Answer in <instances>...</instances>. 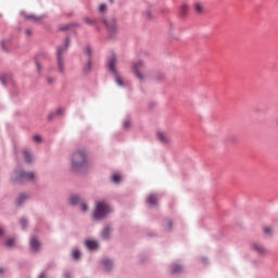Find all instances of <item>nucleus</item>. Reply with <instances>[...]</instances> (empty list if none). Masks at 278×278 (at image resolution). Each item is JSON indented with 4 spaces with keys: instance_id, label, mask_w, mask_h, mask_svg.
I'll return each instance as SVG.
<instances>
[{
    "instance_id": "nucleus-1",
    "label": "nucleus",
    "mask_w": 278,
    "mask_h": 278,
    "mask_svg": "<svg viewBox=\"0 0 278 278\" xmlns=\"http://www.w3.org/2000/svg\"><path fill=\"white\" fill-rule=\"evenodd\" d=\"M90 166V156L86 147L77 148L71 155V169L73 173H86Z\"/></svg>"
},
{
    "instance_id": "nucleus-2",
    "label": "nucleus",
    "mask_w": 278,
    "mask_h": 278,
    "mask_svg": "<svg viewBox=\"0 0 278 278\" xmlns=\"http://www.w3.org/2000/svg\"><path fill=\"white\" fill-rule=\"evenodd\" d=\"M68 47H71V38L65 37L63 40V45L58 47L56 49L55 62L59 75H65L66 73V67L64 66V53L66 52Z\"/></svg>"
},
{
    "instance_id": "nucleus-3",
    "label": "nucleus",
    "mask_w": 278,
    "mask_h": 278,
    "mask_svg": "<svg viewBox=\"0 0 278 278\" xmlns=\"http://www.w3.org/2000/svg\"><path fill=\"white\" fill-rule=\"evenodd\" d=\"M36 174L34 172H27L23 168H16L11 173V181L12 184H16L18 186L26 184V181H35Z\"/></svg>"
},
{
    "instance_id": "nucleus-4",
    "label": "nucleus",
    "mask_w": 278,
    "mask_h": 278,
    "mask_svg": "<svg viewBox=\"0 0 278 278\" xmlns=\"http://www.w3.org/2000/svg\"><path fill=\"white\" fill-rule=\"evenodd\" d=\"M108 214H112V205L105 201L96 202V208L93 211L94 220H103Z\"/></svg>"
},
{
    "instance_id": "nucleus-5",
    "label": "nucleus",
    "mask_w": 278,
    "mask_h": 278,
    "mask_svg": "<svg viewBox=\"0 0 278 278\" xmlns=\"http://www.w3.org/2000/svg\"><path fill=\"white\" fill-rule=\"evenodd\" d=\"M116 55L112 54L111 56H109L108 59V68L110 71V73H112V75L114 76V81L117 86H119L121 88L125 87V83L123 81V79H121V75L118 74V71L116 70Z\"/></svg>"
},
{
    "instance_id": "nucleus-6",
    "label": "nucleus",
    "mask_w": 278,
    "mask_h": 278,
    "mask_svg": "<svg viewBox=\"0 0 278 278\" xmlns=\"http://www.w3.org/2000/svg\"><path fill=\"white\" fill-rule=\"evenodd\" d=\"M100 23H103L108 29L109 40H114L116 34H118V27L116 26L115 20H105L104 17L100 18Z\"/></svg>"
},
{
    "instance_id": "nucleus-7",
    "label": "nucleus",
    "mask_w": 278,
    "mask_h": 278,
    "mask_svg": "<svg viewBox=\"0 0 278 278\" xmlns=\"http://www.w3.org/2000/svg\"><path fill=\"white\" fill-rule=\"evenodd\" d=\"M250 249L253 251V253H257V255H268V250L260 241L252 242L250 244Z\"/></svg>"
},
{
    "instance_id": "nucleus-8",
    "label": "nucleus",
    "mask_w": 278,
    "mask_h": 278,
    "mask_svg": "<svg viewBox=\"0 0 278 278\" xmlns=\"http://www.w3.org/2000/svg\"><path fill=\"white\" fill-rule=\"evenodd\" d=\"M100 266L104 273H112L114 270V261L108 256H104L100 260Z\"/></svg>"
},
{
    "instance_id": "nucleus-9",
    "label": "nucleus",
    "mask_w": 278,
    "mask_h": 278,
    "mask_svg": "<svg viewBox=\"0 0 278 278\" xmlns=\"http://www.w3.org/2000/svg\"><path fill=\"white\" fill-rule=\"evenodd\" d=\"M144 68V63L142 61H137L132 64V73H135V76L139 78L140 81L144 79V75L140 71Z\"/></svg>"
},
{
    "instance_id": "nucleus-10",
    "label": "nucleus",
    "mask_w": 278,
    "mask_h": 278,
    "mask_svg": "<svg viewBox=\"0 0 278 278\" xmlns=\"http://www.w3.org/2000/svg\"><path fill=\"white\" fill-rule=\"evenodd\" d=\"M47 53L40 52L35 56V66L38 75H42V64L41 62L47 59Z\"/></svg>"
},
{
    "instance_id": "nucleus-11",
    "label": "nucleus",
    "mask_w": 278,
    "mask_h": 278,
    "mask_svg": "<svg viewBox=\"0 0 278 278\" xmlns=\"http://www.w3.org/2000/svg\"><path fill=\"white\" fill-rule=\"evenodd\" d=\"M112 231H114V228L110 224L104 225L100 232V238L102 240H110L112 238Z\"/></svg>"
},
{
    "instance_id": "nucleus-12",
    "label": "nucleus",
    "mask_w": 278,
    "mask_h": 278,
    "mask_svg": "<svg viewBox=\"0 0 278 278\" xmlns=\"http://www.w3.org/2000/svg\"><path fill=\"white\" fill-rule=\"evenodd\" d=\"M81 203V195L79 193H72L67 198V204L72 207H75L76 205H79Z\"/></svg>"
},
{
    "instance_id": "nucleus-13",
    "label": "nucleus",
    "mask_w": 278,
    "mask_h": 278,
    "mask_svg": "<svg viewBox=\"0 0 278 278\" xmlns=\"http://www.w3.org/2000/svg\"><path fill=\"white\" fill-rule=\"evenodd\" d=\"M29 249L31 253L40 252V241L36 237H31L29 240Z\"/></svg>"
},
{
    "instance_id": "nucleus-14",
    "label": "nucleus",
    "mask_w": 278,
    "mask_h": 278,
    "mask_svg": "<svg viewBox=\"0 0 278 278\" xmlns=\"http://www.w3.org/2000/svg\"><path fill=\"white\" fill-rule=\"evenodd\" d=\"M29 199V194L28 193H20L15 200V205L16 207H21V205H24V203H27Z\"/></svg>"
},
{
    "instance_id": "nucleus-15",
    "label": "nucleus",
    "mask_w": 278,
    "mask_h": 278,
    "mask_svg": "<svg viewBox=\"0 0 278 278\" xmlns=\"http://www.w3.org/2000/svg\"><path fill=\"white\" fill-rule=\"evenodd\" d=\"M85 247L88 251H97V249H99V242L97 240L87 239L85 240Z\"/></svg>"
},
{
    "instance_id": "nucleus-16",
    "label": "nucleus",
    "mask_w": 278,
    "mask_h": 278,
    "mask_svg": "<svg viewBox=\"0 0 278 278\" xmlns=\"http://www.w3.org/2000/svg\"><path fill=\"white\" fill-rule=\"evenodd\" d=\"M0 81L2 86H8V84H14V79L12 78V75L2 73L0 75Z\"/></svg>"
},
{
    "instance_id": "nucleus-17",
    "label": "nucleus",
    "mask_w": 278,
    "mask_h": 278,
    "mask_svg": "<svg viewBox=\"0 0 278 278\" xmlns=\"http://www.w3.org/2000/svg\"><path fill=\"white\" fill-rule=\"evenodd\" d=\"M156 140H159V142H162V144H168V142H170V138L168 137V135L163 131L157 132Z\"/></svg>"
},
{
    "instance_id": "nucleus-18",
    "label": "nucleus",
    "mask_w": 278,
    "mask_h": 278,
    "mask_svg": "<svg viewBox=\"0 0 278 278\" xmlns=\"http://www.w3.org/2000/svg\"><path fill=\"white\" fill-rule=\"evenodd\" d=\"M146 203H148L151 207H155V205H157V195L150 193L146 199Z\"/></svg>"
},
{
    "instance_id": "nucleus-19",
    "label": "nucleus",
    "mask_w": 278,
    "mask_h": 278,
    "mask_svg": "<svg viewBox=\"0 0 278 278\" xmlns=\"http://www.w3.org/2000/svg\"><path fill=\"white\" fill-rule=\"evenodd\" d=\"M92 71V59H88L83 66V75H89Z\"/></svg>"
},
{
    "instance_id": "nucleus-20",
    "label": "nucleus",
    "mask_w": 278,
    "mask_h": 278,
    "mask_svg": "<svg viewBox=\"0 0 278 278\" xmlns=\"http://www.w3.org/2000/svg\"><path fill=\"white\" fill-rule=\"evenodd\" d=\"M23 157H24V162L26 164H31L34 162V155H31V153L27 150H23L22 151Z\"/></svg>"
},
{
    "instance_id": "nucleus-21",
    "label": "nucleus",
    "mask_w": 278,
    "mask_h": 278,
    "mask_svg": "<svg viewBox=\"0 0 278 278\" xmlns=\"http://www.w3.org/2000/svg\"><path fill=\"white\" fill-rule=\"evenodd\" d=\"M25 18L31 21L33 23H40L45 18V15L36 16L34 14H26Z\"/></svg>"
},
{
    "instance_id": "nucleus-22",
    "label": "nucleus",
    "mask_w": 278,
    "mask_h": 278,
    "mask_svg": "<svg viewBox=\"0 0 278 278\" xmlns=\"http://www.w3.org/2000/svg\"><path fill=\"white\" fill-rule=\"evenodd\" d=\"M71 257L75 262L81 257V251H79V248H74L71 252Z\"/></svg>"
},
{
    "instance_id": "nucleus-23",
    "label": "nucleus",
    "mask_w": 278,
    "mask_h": 278,
    "mask_svg": "<svg viewBox=\"0 0 278 278\" xmlns=\"http://www.w3.org/2000/svg\"><path fill=\"white\" fill-rule=\"evenodd\" d=\"M85 23H87V25H94L96 29H99L98 20H91L90 17H84Z\"/></svg>"
},
{
    "instance_id": "nucleus-24",
    "label": "nucleus",
    "mask_w": 278,
    "mask_h": 278,
    "mask_svg": "<svg viewBox=\"0 0 278 278\" xmlns=\"http://www.w3.org/2000/svg\"><path fill=\"white\" fill-rule=\"evenodd\" d=\"M188 14V4L184 3L179 9V16L184 18Z\"/></svg>"
},
{
    "instance_id": "nucleus-25",
    "label": "nucleus",
    "mask_w": 278,
    "mask_h": 278,
    "mask_svg": "<svg viewBox=\"0 0 278 278\" xmlns=\"http://www.w3.org/2000/svg\"><path fill=\"white\" fill-rule=\"evenodd\" d=\"M78 27V24H63L61 26H59L60 31H66L67 29H71V27Z\"/></svg>"
},
{
    "instance_id": "nucleus-26",
    "label": "nucleus",
    "mask_w": 278,
    "mask_h": 278,
    "mask_svg": "<svg viewBox=\"0 0 278 278\" xmlns=\"http://www.w3.org/2000/svg\"><path fill=\"white\" fill-rule=\"evenodd\" d=\"M170 270H172V273H181L184 270V266H181L179 264H173L170 266Z\"/></svg>"
},
{
    "instance_id": "nucleus-27",
    "label": "nucleus",
    "mask_w": 278,
    "mask_h": 278,
    "mask_svg": "<svg viewBox=\"0 0 278 278\" xmlns=\"http://www.w3.org/2000/svg\"><path fill=\"white\" fill-rule=\"evenodd\" d=\"M84 53L87 55L88 60H92V50L89 48V46L84 47Z\"/></svg>"
},
{
    "instance_id": "nucleus-28",
    "label": "nucleus",
    "mask_w": 278,
    "mask_h": 278,
    "mask_svg": "<svg viewBox=\"0 0 278 278\" xmlns=\"http://www.w3.org/2000/svg\"><path fill=\"white\" fill-rule=\"evenodd\" d=\"M20 225H21V227H22V229H27V226L29 225V222L27 220V218L26 217H22L21 219H20Z\"/></svg>"
},
{
    "instance_id": "nucleus-29",
    "label": "nucleus",
    "mask_w": 278,
    "mask_h": 278,
    "mask_svg": "<svg viewBox=\"0 0 278 278\" xmlns=\"http://www.w3.org/2000/svg\"><path fill=\"white\" fill-rule=\"evenodd\" d=\"M194 11H195L197 14L203 13V4H201L200 2H197L194 4Z\"/></svg>"
},
{
    "instance_id": "nucleus-30",
    "label": "nucleus",
    "mask_w": 278,
    "mask_h": 278,
    "mask_svg": "<svg viewBox=\"0 0 278 278\" xmlns=\"http://www.w3.org/2000/svg\"><path fill=\"white\" fill-rule=\"evenodd\" d=\"M111 181H112L113 184H121V175H118V174L112 175V176H111Z\"/></svg>"
},
{
    "instance_id": "nucleus-31",
    "label": "nucleus",
    "mask_w": 278,
    "mask_h": 278,
    "mask_svg": "<svg viewBox=\"0 0 278 278\" xmlns=\"http://www.w3.org/2000/svg\"><path fill=\"white\" fill-rule=\"evenodd\" d=\"M4 244L8 247V249L12 248L14 245V238L5 239Z\"/></svg>"
},
{
    "instance_id": "nucleus-32",
    "label": "nucleus",
    "mask_w": 278,
    "mask_h": 278,
    "mask_svg": "<svg viewBox=\"0 0 278 278\" xmlns=\"http://www.w3.org/2000/svg\"><path fill=\"white\" fill-rule=\"evenodd\" d=\"M108 10V5L105 3H101L98 7V12H100V14H103V12H105Z\"/></svg>"
},
{
    "instance_id": "nucleus-33",
    "label": "nucleus",
    "mask_w": 278,
    "mask_h": 278,
    "mask_svg": "<svg viewBox=\"0 0 278 278\" xmlns=\"http://www.w3.org/2000/svg\"><path fill=\"white\" fill-rule=\"evenodd\" d=\"M79 205H80V211H81V212H88V203L81 201V202L79 203Z\"/></svg>"
},
{
    "instance_id": "nucleus-34",
    "label": "nucleus",
    "mask_w": 278,
    "mask_h": 278,
    "mask_svg": "<svg viewBox=\"0 0 278 278\" xmlns=\"http://www.w3.org/2000/svg\"><path fill=\"white\" fill-rule=\"evenodd\" d=\"M263 231H264V235L265 236H268V237H270V236H273V229H270L269 227H264L263 228Z\"/></svg>"
},
{
    "instance_id": "nucleus-35",
    "label": "nucleus",
    "mask_w": 278,
    "mask_h": 278,
    "mask_svg": "<svg viewBox=\"0 0 278 278\" xmlns=\"http://www.w3.org/2000/svg\"><path fill=\"white\" fill-rule=\"evenodd\" d=\"M130 126H131V121H129V119H124V122H123V128H124V129H129Z\"/></svg>"
},
{
    "instance_id": "nucleus-36",
    "label": "nucleus",
    "mask_w": 278,
    "mask_h": 278,
    "mask_svg": "<svg viewBox=\"0 0 278 278\" xmlns=\"http://www.w3.org/2000/svg\"><path fill=\"white\" fill-rule=\"evenodd\" d=\"M165 229H166L167 231H172V230H173V222H172L170 219H168V220L166 222Z\"/></svg>"
},
{
    "instance_id": "nucleus-37",
    "label": "nucleus",
    "mask_w": 278,
    "mask_h": 278,
    "mask_svg": "<svg viewBox=\"0 0 278 278\" xmlns=\"http://www.w3.org/2000/svg\"><path fill=\"white\" fill-rule=\"evenodd\" d=\"M146 17L148 18V21H151V18H153V13H151V9L147 10Z\"/></svg>"
},
{
    "instance_id": "nucleus-38",
    "label": "nucleus",
    "mask_w": 278,
    "mask_h": 278,
    "mask_svg": "<svg viewBox=\"0 0 278 278\" xmlns=\"http://www.w3.org/2000/svg\"><path fill=\"white\" fill-rule=\"evenodd\" d=\"M55 116H56L55 112H51V113L48 114L47 118H48V121H53V118H55Z\"/></svg>"
},
{
    "instance_id": "nucleus-39",
    "label": "nucleus",
    "mask_w": 278,
    "mask_h": 278,
    "mask_svg": "<svg viewBox=\"0 0 278 278\" xmlns=\"http://www.w3.org/2000/svg\"><path fill=\"white\" fill-rule=\"evenodd\" d=\"M34 142H41L42 138L39 135L33 137Z\"/></svg>"
},
{
    "instance_id": "nucleus-40",
    "label": "nucleus",
    "mask_w": 278,
    "mask_h": 278,
    "mask_svg": "<svg viewBox=\"0 0 278 278\" xmlns=\"http://www.w3.org/2000/svg\"><path fill=\"white\" fill-rule=\"evenodd\" d=\"M64 111L62 109H58L56 112H54L55 116H62V113Z\"/></svg>"
},
{
    "instance_id": "nucleus-41",
    "label": "nucleus",
    "mask_w": 278,
    "mask_h": 278,
    "mask_svg": "<svg viewBox=\"0 0 278 278\" xmlns=\"http://www.w3.org/2000/svg\"><path fill=\"white\" fill-rule=\"evenodd\" d=\"M63 277L71 278V271H68V270L64 271Z\"/></svg>"
},
{
    "instance_id": "nucleus-42",
    "label": "nucleus",
    "mask_w": 278,
    "mask_h": 278,
    "mask_svg": "<svg viewBox=\"0 0 278 278\" xmlns=\"http://www.w3.org/2000/svg\"><path fill=\"white\" fill-rule=\"evenodd\" d=\"M53 81H54L53 77H48V78H47V83H48L49 85L53 84Z\"/></svg>"
},
{
    "instance_id": "nucleus-43",
    "label": "nucleus",
    "mask_w": 278,
    "mask_h": 278,
    "mask_svg": "<svg viewBox=\"0 0 278 278\" xmlns=\"http://www.w3.org/2000/svg\"><path fill=\"white\" fill-rule=\"evenodd\" d=\"M1 46H2L3 51H8V48H5V40H3V41L1 42Z\"/></svg>"
},
{
    "instance_id": "nucleus-44",
    "label": "nucleus",
    "mask_w": 278,
    "mask_h": 278,
    "mask_svg": "<svg viewBox=\"0 0 278 278\" xmlns=\"http://www.w3.org/2000/svg\"><path fill=\"white\" fill-rule=\"evenodd\" d=\"M25 34H26V36H31V30H30L29 28H27V29L25 30Z\"/></svg>"
},
{
    "instance_id": "nucleus-45",
    "label": "nucleus",
    "mask_w": 278,
    "mask_h": 278,
    "mask_svg": "<svg viewBox=\"0 0 278 278\" xmlns=\"http://www.w3.org/2000/svg\"><path fill=\"white\" fill-rule=\"evenodd\" d=\"M3 233H5V230L0 226V237L3 236Z\"/></svg>"
},
{
    "instance_id": "nucleus-46",
    "label": "nucleus",
    "mask_w": 278,
    "mask_h": 278,
    "mask_svg": "<svg viewBox=\"0 0 278 278\" xmlns=\"http://www.w3.org/2000/svg\"><path fill=\"white\" fill-rule=\"evenodd\" d=\"M146 2L151 4V3H155V0H146Z\"/></svg>"
},
{
    "instance_id": "nucleus-47",
    "label": "nucleus",
    "mask_w": 278,
    "mask_h": 278,
    "mask_svg": "<svg viewBox=\"0 0 278 278\" xmlns=\"http://www.w3.org/2000/svg\"><path fill=\"white\" fill-rule=\"evenodd\" d=\"M38 278H45V273H41Z\"/></svg>"
},
{
    "instance_id": "nucleus-48",
    "label": "nucleus",
    "mask_w": 278,
    "mask_h": 278,
    "mask_svg": "<svg viewBox=\"0 0 278 278\" xmlns=\"http://www.w3.org/2000/svg\"><path fill=\"white\" fill-rule=\"evenodd\" d=\"M0 275H3V268L0 267Z\"/></svg>"
},
{
    "instance_id": "nucleus-49",
    "label": "nucleus",
    "mask_w": 278,
    "mask_h": 278,
    "mask_svg": "<svg viewBox=\"0 0 278 278\" xmlns=\"http://www.w3.org/2000/svg\"><path fill=\"white\" fill-rule=\"evenodd\" d=\"M206 260H207V258H205V257H202V261H203V262H205Z\"/></svg>"
},
{
    "instance_id": "nucleus-50",
    "label": "nucleus",
    "mask_w": 278,
    "mask_h": 278,
    "mask_svg": "<svg viewBox=\"0 0 278 278\" xmlns=\"http://www.w3.org/2000/svg\"><path fill=\"white\" fill-rule=\"evenodd\" d=\"M111 1V3L114 1V0H110Z\"/></svg>"
}]
</instances>
